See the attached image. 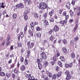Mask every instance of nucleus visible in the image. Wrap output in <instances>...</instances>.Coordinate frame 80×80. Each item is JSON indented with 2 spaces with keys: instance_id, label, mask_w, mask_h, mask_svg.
I'll return each instance as SVG.
<instances>
[{
  "instance_id": "nucleus-1",
  "label": "nucleus",
  "mask_w": 80,
  "mask_h": 80,
  "mask_svg": "<svg viewBox=\"0 0 80 80\" xmlns=\"http://www.w3.org/2000/svg\"><path fill=\"white\" fill-rule=\"evenodd\" d=\"M48 7V5H47V3L44 2H42L39 5V8L41 10L46 9Z\"/></svg>"
},
{
  "instance_id": "nucleus-2",
  "label": "nucleus",
  "mask_w": 80,
  "mask_h": 80,
  "mask_svg": "<svg viewBox=\"0 0 80 80\" xmlns=\"http://www.w3.org/2000/svg\"><path fill=\"white\" fill-rule=\"evenodd\" d=\"M27 45L28 46L29 49H31L35 46V42H32L30 44V41H29L27 42Z\"/></svg>"
},
{
  "instance_id": "nucleus-3",
  "label": "nucleus",
  "mask_w": 80,
  "mask_h": 80,
  "mask_svg": "<svg viewBox=\"0 0 80 80\" xmlns=\"http://www.w3.org/2000/svg\"><path fill=\"white\" fill-rule=\"evenodd\" d=\"M40 57H41L42 59H43V60H45L47 57L46 56V54H45V53L44 52V51L41 53L40 54Z\"/></svg>"
},
{
  "instance_id": "nucleus-4",
  "label": "nucleus",
  "mask_w": 80,
  "mask_h": 80,
  "mask_svg": "<svg viewBox=\"0 0 80 80\" xmlns=\"http://www.w3.org/2000/svg\"><path fill=\"white\" fill-rule=\"evenodd\" d=\"M75 23H76V25L75 26L74 28V29L73 30L74 32H76V30H77V28H78V20H77V19L75 21Z\"/></svg>"
},
{
  "instance_id": "nucleus-5",
  "label": "nucleus",
  "mask_w": 80,
  "mask_h": 80,
  "mask_svg": "<svg viewBox=\"0 0 80 80\" xmlns=\"http://www.w3.org/2000/svg\"><path fill=\"white\" fill-rule=\"evenodd\" d=\"M59 27L57 25H55L53 28V30L55 32H57L59 31Z\"/></svg>"
},
{
  "instance_id": "nucleus-6",
  "label": "nucleus",
  "mask_w": 80,
  "mask_h": 80,
  "mask_svg": "<svg viewBox=\"0 0 80 80\" xmlns=\"http://www.w3.org/2000/svg\"><path fill=\"white\" fill-rule=\"evenodd\" d=\"M65 66L66 68H72L73 66V63L71 62L69 64L66 63L65 64Z\"/></svg>"
},
{
  "instance_id": "nucleus-7",
  "label": "nucleus",
  "mask_w": 80,
  "mask_h": 80,
  "mask_svg": "<svg viewBox=\"0 0 80 80\" xmlns=\"http://www.w3.org/2000/svg\"><path fill=\"white\" fill-rule=\"evenodd\" d=\"M67 22V21H66V20H64L63 21L61 20L60 22V23L61 25H62V26L63 27H65V24H66Z\"/></svg>"
},
{
  "instance_id": "nucleus-8",
  "label": "nucleus",
  "mask_w": 80,
  "mask_h": 80,
  "mask_svg": "<svg viewBox=\"0 0 80 80\" xmlns=\"http://www.w3.org/2000/svg\"><path fill=\"white\" fill-rule=\"evenodd\" d=\"M28 32L29 33V34L30 35H28V38H31V37H32L33 35V32L30 29L29 31H28Z\"/></svg>"
},
{
  "instance_id": "nucleus-9",
  "label": "nucleus",
  "mask_w": 80,
  "mask_h": 80,
  "mask_svg": "<svg viewBox=\"0 0 80 80\" xmlns=\"http://www.w3.org/2000/svg\"><path fill=\"white\" fill-rule=\"evenodd\" d=\"M25 4H27L28 2V5H30L32 4V1L31 0H26V1L24 2Z\"/></svg>"
},
{
  "instance_id": "nucleus-10",
  "label": "nucleus",
  "mask_w": 80,
  "mask_h": 80,
  "mask_svg": "<svg viewBox=\"0 0 80 80\" xmlns=\"http://www.w3.org/2000/svg\"><path fill=\"white\" fill-rule=\"evenodd\" d=\"M20 69L22 72L25 71V70H26V68L25 67V66L23 65H22L20 67Z\"/></svg>"
},
{
  "instance_id": "nucleus-11",
  "label": "nucleus",
  "mask_w": 80,
  "mask_h": 80,
  "mask_svg": "<svg viewBox=\"0 0 80 80\" xmlns=\"http://www.w3.org/2000/svg\"><path fill=\"white\" fill-rule=\"evenodd\" d=\"M24 19H25V20H27V19H28V16H27V12H24Z\"/></svg>"
},
{
  "instance_id": "nucleus-12",
  "label": "nucleus",
  "mask_w": 80,
  "mask_h": 80,
  "mask_svg": "<svg viewBox=\"0 0 80 80\" xmlns=\"http://www.w3.org/2000/svg\"><path fill=\"white\" fill-rule=\"evenodd\" d=\"M62 71H59L56 74V76L58 77V78L62 76Z\"/></svg>"
},
{
  "instance_id": "nucleus-13",
  "label": "nucleus",
  "mask_w": 80,
  "mask_h": 80,
  "mask_svg": "<svg viewBox=\"0 0 80 80\" xmlns=\"http://www.w3.org/2000/svg\"><path fill=\"white\" fill-rule=\"evenodd\" d=\"M43 24L44 25L47 26L48 25V22L47 20V19H45L43 22Z\"/></svg>"
},
{
  "instance_id": "nucleus-14",
  "label": "nucleus",
  "mask_w": 80,
  "mask_h": 80,
  "mask_svg": "<svg viewBox=\"0 0 80 80\" xmlns=\"http://www.w3.org/2000/svg\"><path fill=\"white\" fill-rule=\"evenodd\" d=\"M18 72H19V69L17 68H15L14 69V72L16 74H17L18 73Z\"/></svg>"
},
{
  "instance_id": "nucleus-15",
  "label": "nucleus",
  "mask_w": 80,
  "mask_h": 80,
  "mask_svg": "<svg viewBox=\"0 0 80 80\" xmlns=\"http://www.w3.org/2000/svg\"><path fill=\"white\" fill-rule=\"evenodd\" d=\"M46 73L48 75V77H49V78H51L52 77V73L51 72H50L48 71L46 72Z\"/></svg>"
},
{
  "instance_id": "nucleus-16",
  "label": "nucleus",
  "mask_w": 80,
  "mask_h": 80,
  "mask_svg": "<svg viewBox=\"0 0 80 80\" xmlns=\"http://www.w3.org/2000/svg\"><path fill=\"white\" fill-rule=\"evenodd\" d=\"M19 36L20 37H21V38L22 39L23 38V36H24V34H23V33L22 32H20V33L19 34Z\"/></svg>"
},
{
  "instance_id": "nucleus-17",
  "label": "nucleus",
  "mask_w": 80,
  "mask_h": 80,
  "mask_svg": "<svg viewBox=\"0 0 80 80\" xmlns=\"http://www.w3.org/2000/svg\"><path fill=\"white\" fill-rule=\"evenodd\" d=\"M52 77V80H56V78H57V76L55 74H53Z\"/></svg>"
},
{
  "instance_id": "nucleus-18",
  "label": "nucleus",
  "mask_w": 80,
  "mask_h": 80,
  "mask_svg": "<svg viewBox=\"0 0 80 80\" xmlns=\"http://www.w3.org/2000/svg\"><path fill=\"white\" fill-rule=\"evenodd\" d=\"M54 13V10H52L51 11L49 12V15L51 16V17H52L53 16V14Z\"/></svg>"
},
{
  "instance_id": "nucleus-19",
  "label": "nucleus",
  "mask_w": 80,
  "mask_h": 80,
  "mask_svg": "<svg viewBox=\"0 0 80 80\" xmlns=\"http://www.w3.org/2000/svg\"><path fill=\"white\" fill-rule=\"evenodd\" d=\"M11 40V38H10V35L8 34L6 39L7 41H10Z\"/></svg>"
},
{
  "instance_id": "nucleus-20",
  "label": "nucleus",
  "mask_w": 80,
  "mask_h": 80,
  "mask_svg": "<svg viewBox=\"0 0 80 80\" xmlns=\"http://www.w3.org/2000/svg\"><path fill=\"white\" fill-rule=\"evenodd\" d=\"M62 43L64 45H67V40L64 39L62 40Z\"/></svg>"
},
{
  "instance_id": "nucleus-21",
  "label": "nucleus",
  "mask_w": 80,
  "mask_h": 80,
  "mask_svg": "<svg viewBox=\"0 0 80 80\" xmlns=\"http://www.w3.org/2000/svg\"><path fill=\"white\" fill-rule=\"evenodd\" d=\"M79 39V38H78V37L76 36V37H75L74 38V40L75 42H77V41Z\"/></svg>"
},
{
  "instance_id": "nucleus-22",
  "label": "nucleus",
  "mask_w": 80,
  "mask_h": 80,
  "mask_svg": "<svg viewBox=\"0 0 80 80\" xmlns=\"http://www.w3.org/2000/svg\"><path fill=\"white\" fill-rule=\"evenodd\" d=\"M71 57L72 58H74L75 57V54L73 52H72L71 54Z\"/></svg>"
},
{
  "instance_id": "nucleus-23",
  "label": "nucleus",
  "mask_w": 80,
  "mask_h": 80,
  "mask_svg": "<svg viewBox=\"0 0 80 80\" xmlns=\"http://www.w3.org/2000/svg\"><path fill=\"white\" fill-rule=\"evenodd\" d=\"M62 49L64 53H67V49L66 47L62 48Z\"/></svg>"
},
{
  "instance_id": "nucleus-24",
  "label": "nucleus",
  "mask_w": 80,
  "mask_h": 80,
  "mask_svg": "<svg viewBox=\"0 0 80 80\" xmlns=\"http://www.w3.org/2000/svg\"><path fill=\"white\" fill-rule=\"evenodd\" d=\"M70 44L71 46H74V41L73 40H71L70 41Z\"/></svg>"
},
{
  "instance_id": "nucleus-25",
  "label": "nucleus",
  "mask_w": 80,
  "mask_h": 80,
  "mask_svg": "<svg viewBox=\"0 0 80 80\" xmlns=\"http://www.w3.org/2000/svg\"><path fill=\"white\" fill-rule=\"evenodd\" d=\"M38 68L39 69V70H41L42 68V64L40 63L39 64H38Z\"/></svg>"
},
{
  "instance_id": "nucleus-26",
  "label": "nucleus",
  "mask_w": 80,
  "mask_h": 80,
  "mask_svg": "<svg viewBox=\"0 0 80 80\" xmlns=\"http://www.w3.org/2000/svg\"><path fill=\"white\" fill-rule=\"evenodd\" d=\"M24 64L25 65H27L28 64V61L27 59H25L24 62Z\"/></svg>"
},
{
  "instance_id": "nucleus-27",
  "label": "nucleus",
  "mask_w": 80,
  "mask_h": 80,
  "mask_svg": "<svg viewBox=\"0 0 80 80\" xmlns=\"http://www.w3.org/2000/svg\"><path fill=\"white\" fill-rule=\"evenodd\" d=\"M34 17L35 18L37 19L38 18V15L37 13H35L34 14Z\"/></svg>"
},
{
  "instance_id": "nucleus-28",
  "label": "nucleus",
  "mask_w": 80,
  "mask_h": 80,
  "mask_svg": "<svg viewBox=\"0 0 80 80\" xmlns=\"http://www.w3.org/2000/svg\"><path fill=\"white\" fill-rule=\"evenodd\" d=\"M12 17L13 19H16L17 17V14L16 13H14L12 15Z\"/></svg>"
},
{
  "instance_id": "nucleus-29",
  "label": "nucleus",
  "mask_w": 80,
  "mask_h": 80,
  "mask_svg": "<svg viewBox=\"0 0 80 80\" xmlns=\"http://www.w3.org/2000/svg\"><path fill=\"white\" fill-rule=\"evenodd\" d=\"M69 13H70V15L71 17H73V15H74V13H73V12L72 11V10H70V11H69Z\"/></svg>"
},
{
  "instance_id": "nucleus-30",
  "label": "nucleus",
  "mask_w": 80,
  "mask_h": 80,
  "mask_svg": "<svg viewBox=\"0 0 80 80\" xmlns=\"http://www.w3.org/2000/svg\"><path fill=\"white\" fill-rule=\"evenodd\" d=\"M43 62H44V63L43 64V65L44 66H45L46 67H47L48 64V62H45V61H43Z\"/></svg>"
},
{
  "instance_id": "nucleus-31",
  "label": "nucleus",
  "mask_w": 80,
  "mask_h": 80,
  "mask_svg": "<svg viewBox=\"0 0 80 80\" xmlns=\"http://www.w3.org/2000/svg\"><path fill=\"white\" fill-rule=\"evenodd\" d=\"M71 78V76L69 74V75H67L66 78V80H69Z\"/></svg>"
},
{
  "instance_id": "nucleus-32",
  "label": "nucleus",
  "mask_w": 80,
  "mask_h": 80,
  "mask_svg": "<svg viewBox=\"0 0 80 80\" xmlns=\"http://www.w3.org/2000/svg\"><path fill=\"white\" fill-rule=\"evenodd\" d=\"M25 77L26 78H30L31 77V75L30 74H26V75H25Z\"/></svg>"
},
{
  "instance_id": "nucleus-33",
  "label": "nucleus",
  "mask_w": 80,
  "mask_h": 80,
  "mask_svg": "<svg viewBox=\"0 0 80 80\" xmlns=\"http://www.w3.org/2000/svg\"><path fill=\"white\" fill-rule=\"evenodd\" d=\"M66 7H67V8H70V3L68 2L66 4Z\"/></svg>"
},
{
  "instance_id": "nucleus-34",
  "label": "nucleus",
  "mask_w": 80,
  "mask_h": 80,
  "mask_svg": "<svg viewBox=\"0 0 80 80\" xmlns=\"http://www.w3.org/2000/svg\"><path fill=\"white\" fill-rule=\"evenodd\" d=\"M10 41H8L6 42V47H8L10 45Z\"/></svg>"
},
{
  "instance_id": "nucleus-35",
  "label": "nucleus",
  "mask_w": 80,
  "mask_h": 80,
  "mask_svg": "<svg viewBox=\"0 0 80 80\" xmlns=\"http://www.w3.org/2000/svg\"><path fill=\"white\" fill-rule=\"evenodd\" d=\"M19 5L20 7V8H24V5L22 3H20Z\"/></svg>"
},
{
  "instance_id": "nucleus-36",
  "label": "nucleus",
  "mask_w": 80,
  "mask_h": 80,
  "mask_svg": "<svg viewBox=\"0 0 80 80\" xmlns=\"http://www.w3.org/2000/svg\"><path fill=\"white\" fill-rule=\"evenodd\" d=\"M60 59L61 60V61H62V62H64L65 60L63 56H60Z\"/></svg>"
},
{
  "instance_id": "nucleus-37",
  "label": "nucleus",
  "mask_w": 80,
  "mask_h": 80,
  "mask_svg": "<svg viewBox=\"0 0 80 80\" xmlns=\"http://www.w3.org/2000/svg\"><path fill=\"white\" fill-rule=\"evenodd\" d=\"M36 35L37 37H39V38H40V37H41V34L39 32H38L37 33Z\"/></svg>"
},
{
  "instance_id": "nucleus-38",
  "label": "nucleus",
  "mask_w": 80,
  "mask_h": 80,
  "mask_svg": "<svg viewBox=\"0 0 80 80\" xmlns=\"http://www.w3.org/2000/svg\"><path fill=\"white\" fill-rule=\"evenodd\" d=\"M49 40H50L51 41H53V40H54V37H53V36L51 35L49 38Z\"/></svg>"
},
{
  "instance_id": "nucleus-39",
  "label": "nucleus",
  "mask_w": 80,
  "mask_h": 80,
  "mask_svg": "<svg viewBox=\"0 0 80 80\" xmlns=\"http://www.w3.org/2000/svg\"><path fill=\"white\" fill-rule=\"evenodd\" d=\"M6 76L7 77V78H10L11 77V74L7 73L6 74Z\"/></svg>"
},
{
  "instance_id": "nucleus-40",
  "label": "nucleus",
  "mask_w": 80,
  "mask_h": 80,
  "mask_svg": "<svg viewBox=\"0 0 80 80\" xmlns=\"http://www.w3.org/2000/svg\"><path fill=\"white\" fill-rule=\"evenodd\" d=\"M36 29L37 31H40V28L38 26L36 27Z\"/></svg>"
},
{
  "instance_id": "nucleus-41",
  "label": "nucleus",
  "mask_w": 80,
  "mask_h": 80,
  "mask_svg": "<svg viewBox=\"0 0 80 80\" xmlns=\"http://www.w3.org/2000/svg\"><path fill=\"white\" fill-rule=\"evenodd\" d=\"M58 63L60 67H62V63L61 61H59Z\"/></svg>"
},
{
  "instance_id": "nucleus-42",
  "label": "nucleus",
  "mask_w": 80,
  "mask_h": 80,
  "mask_svg": "<svg viewBox=\"0 0 80 80\" xmlns=\"http://www.w3.org/2000/svg\"><path fill=\"white\" fill-rule=\"evenodd\" d=\"M0 76H1V77H3V76H5V73L2 72H0Z\"/></svg>"
},
{
  "instance_id": "nucleus-43",
  "label": "nucleus",
  "mask_w": 80,
  "mask_h": 80,
  "mask_svg": "<svg viewBox=\"0 0 80 80\" xmlns=\"http://www.w3.org/2000/svg\"><path fill=\"white\" fill-rule=\"evenodd\" d=\"M47 17V13L45 12L43 15V17L44 19H46Z\"/></svg>"
},
{
  "instance_id": "nucleus-44",
  "label": "nucleus",
  "mask_w": 80,
  "mask_h": 80,
  "mask_svg": "<svg viewBox=\"0 0 80 80\" xmlns=\"http://www.w3.org/2000/svg\"><path fill=\"white\" fill-rule=\"evenodd\" d=\"M15 8H16V9L20 8V4L16 5L15 6Z\"/></svg>"
},
{
  "instance_id": "nucleus-45",
  "label": "nucleus",
  "mask_w": 80,
  "mask_h": 80,
  "mask_svg": "<svg viewBox=\"0 0 80 80\" xmlns=\"http://www.w3.org/2000/svg\"><path fill=\"white\" fill-rule=\"evenodd\" d=\"M20 60L21 62H24V58L22 56L20 57Z\"/></svg>"
},
{
  "instance_id": "nucleus-46",
  "label": "nucleus",
  "mask_w": 80,
  "mask_h": 80,
  "mask_svg": "<svg viewBox=\"0 0 80 80\" xmlns=\"http://www.w3.org/2000/svg\"><path fill=\"white\" fill-rule=\"evenodd\" d=\"M55 70L56 72H58L60 70V68H59L58 66H57L55 68Z\"/></svg>"
},
{
  "instance_id": "nucleus-47",
  "label": "nucleus",
  "mask_w": 80,
  "mask_h": 80,
  "mask_svg": "<svg viewBox=\"0 0 80 80\" xmlns=\"http://www.w3.org/2000/svg\"><path fill=\"white\" fill-rule=\"evenodd\" d=\"M15 64L14 63H12L10 65V68H13V67H15Z\"/></svg>"
},
{
  "instance_id": "nucleus-48",
  "label": "nucleus",
  "mask_w": 80,
  "mask_h": 80,
  "mask_svg": "<svg viewBox=\"0 0 80 80\" xmlns=\"http://www.w3.org/2000/svg\"><path fill=\"white\" fill-rule=\"evenodd\" d=\"M65 74L66 75H70V72H69L68 70L66 71L65 72Z\"/></svg>"
},
{
  "instance_id": "nucleus-49",
  "label": "nucleus",
  "mask_w": 80,
  "mask_h": 80,
  "mask_svg": "<svg viewBox=\"0 0 80 80\" xmlns=\"http://www.w3.org/2000/svg\"><path fill=\"white\" fill-rule=\"evenodd\" d=\"M65 16V20L67 21V20H68V19L69 18V16L68 15H66Z\"/></svg>"
},
{
  "instance_id": "nucleus-50",
  "label": "nucleus",
  "mask_w": 80,
  "mask_h": 80,
  "mask_svg": "<svg viewBox=\"0 0 80 80\" xmlns=\"http://www.w3.org/2000/svg\"><path fill=\"white\" fill-rule=\"evenodd\" d=\"M50 63L51 65H52V66H53V65H54L55 63V62L53 61H52Z\"/></svg>"
},
{
  "instance_id": "nucleus-51",
  "label": "nucleus",
  "mask_w": 80,
  "mask_h": 80,
  "mask_svg": "<svg viewBox=\"0 0 80 80\" xmlns=\"http://www.w3.org/2000/svg\"><path fill=\"white\" fill-rule=\"evenodd\" d=\"M18 47H22V43H21L20 42H18Z\"/></svg>"
},
{
  "instance_id": "nucleus-52",
  "label": "nucleus",
  "mask_w": 80,
  "mask_h": 80,
  "mask_svg": "<svg viewBox=\"0 0 80 80\" xmlns=\"http://www.w3.org/2000/svg\"><path fill=\"white\" fill-rule=\"evenodd\" d=\"M53 61L54 62H56L57 61V58L56 57V56H54V57L53 58Z\"/></svg>"
},
{
  "instance_id": "nucleus-53",
  "label": "nucleus",
  "mask_w": 80,
  "mask_h": 80,
  "mask_svg": "<svg viewBox=\"0 0 80 80\" xmlns=\"http://www.w3.org/2000/svg\"><path fill=\"white\" fill-rule=\"evenodd\" d=\"M56 55L57 57H59L60 55V52H57L56 53Z\"/></svg>"
},
{
  "instance_id": "nucleus-54",
  "label": "nucleus",
  "mask_w": 80,
  "mask_h": 80,
  "mask_svg": "<svg viewBox=\"0 0 80 80\" xmlns=\"http://www.w3.org/2000/svg\"><path fill=\"white\" fill-rule=\"evenodd\" d=\"M67 15V12L66 11H64L63 12L62 15L63 17L66 16Z\"/></svg>"
},
{
  "instance_id": "nucleus-55",
  "label": "nucleus",
  "mask_w": 80,
  "mask_h": 80,
  "mask_svg": "<svg viewBox=\"0 0 80 80\" xmlns=\"http://www.w3.org/2000/svg\"><path fill=\"white\" fill-rule=\"evenodd\" d=\"M36 62L38 63V64L40 63V60L39 59H38L36 60Z\"/></svg>"
},
{
  "instance_id": "nucleus-56",
  "label": "nucleus",
  "mask_w": 80,
  "mask_h": 80,
  "mask_svg": "<svg viewBox=\"0 0 80 80\" xmlns=\"http://www.w3.org/2000/svg\"><path fill=\"white\" fill-rule=\"evenodd\" d=\"M26 11L27 12V13H29V12H30V9L29 8H26Z\"/></svg>"
},
{
  "instance_id": "nucleus-57",
  "label": "nucleus",
  "mask_w": 80,
  "mask_h": 80,
  "mask_svg": "<svg viewBox=\"0 0 80 80\" xmlns=\"http://www.w3.org/2000/svg\"><path fill=\"white\" fill-rule=\"evenodd\" d=\"M71 4L72 5H74L75 4V0H72L71 2Z\"/></svg>"
},
{
  "instance_id": "nucleus-58",
  "label": "nucleus",
  "mask_w": 80,
  "mask_h": 80,
  "mask_svg": "<svg viewBox=\"0 0 80 80\" xmlns=\"http://www.w3.org/2000/svg\"><path fill=\"white\" fill-rule=\"evenodd\" d=\"M27 30V26L26 25V26L25 27V28H24V32H26Z\"/></svg>"
},
{
  "instance_id": "nucleus-59",
  "label": "nucleus",
  "mask_w": 80,
  "mask_h": 80,
  "mask_svg": "<svg viewBox=\"0 0 80 80\" xmlns=\"http://www.w3.org/2000/svg\"><path fill=\"white\" fill-rule=\"evenodd\" d=\"M16 76V75H15L14 73H13L12 74V77L13 78H15Z\"/></svg>"
},
{
  "instance_id": "nucleus-60",
  "label": "nucleus",
  "mask_w": 80,
  "mask_h": 80,
  "mask_svg": "<svg viewBox=\"0 0 80 80\" xmlns=\"http://www.w3.org/2000/svg\"><path fill=\"white\" fill-rule=\"evenodd\" d=\"M63 9H61L59 10V13L60 14H62V12H63Z\"/></svg>"
},
{
  "instance_id": "nucleus-61",
  "label": "nucleus",
  "mask_w": 80,
  "mask_h": 80,
  "mask_svg": "<svg viewBox=\"0 0 80 80\" xmlns=\"http://www.w3.org/2000/svg\"><path fill=\"white\" fill-rule=\"evenodd\" d=\"M20 28H18L16 30V33H19V31H20Z\"/></svg>"
},
{
  "instance_id": "nucleus-62",
  "label": "nucleus",
  "mask_w": 80,
  "mask_h": 80,
  "mask_svg": "<svg viewBox=\"0 0 80 80\" xmlns=\"http://www.w3.org/2000/svg\"><path fill=\"white\" fill-rule=\"evenodd\" d=\"M52 33V30H50V31H49V32H48V33H49V35L50 34L51 35Z\"/></svg>"
},
{
  "instance_id": "nucleus-63",
  "label": "nucleus",
  "mask_w": 80,
  "mask_h": 80,
  "mask_svg": "<svg viewBox=\"0 0 80 80\" xmlns=\"http://www.w3.org/2000/svg\"><path fill=\"white\" fill-rule=\"evenodd\" d=\"M76 8H77V10L80 12V7L78 6H76Z\"/></svg>"
},
{
  "instance_id": "nucleus-64",
  "label": "nucleus",
  "mask_w": 80,
  "mask_h": 80,
  "mask_svg": "<svg viewBox=\"0 0 80 80\" xmlns=\"http://www.w3.org/2000/svg\"><path fill=\"white\" fill-rule=\"evenodd\" d=\"M77 15L78 17H80V11H78V12Z\"/></svg>"
}]
</instances>
